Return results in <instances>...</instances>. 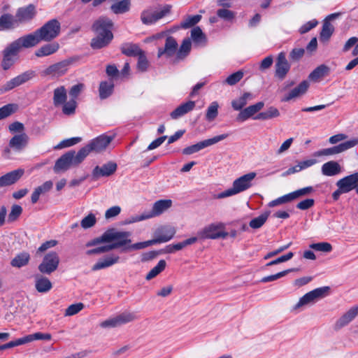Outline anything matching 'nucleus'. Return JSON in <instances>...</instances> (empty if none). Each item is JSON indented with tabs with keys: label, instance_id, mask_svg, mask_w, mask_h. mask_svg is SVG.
<instances>
[{
	"label": "nucleus",
	"instance_id": "f257e3e1",
	"mask_svg": "<svg viewBox=\"0 0 358 358\" xmlns=\"http://www.w3.org/2000/svg\"><path fill=\"white\" fill-rule=\"evenodd\" d=\"M131 233L129 231H120L113 228L109 229L102 234L101 236L87 242L85 246L90 248L102 243L108 244L88 250L85 253L87 255L91 256L106 253L122 247H127L128 248L131 243Z\"/></svg>",
	"mask_w": 358,
	"mask_h": 358
},
{
	"label": "nucleus",
	"instance_id": "f03ea898",
	"mask_svg": "<svg viewBox=\"0 0 358 358\" xmlns=\"http://www.w3.org/2000/svg\"><path fill=\"white\" fill-rule=\"evenodd\" d=\"M113 23L107 17H100L92 25V30L96 36L92 39L91 47L93 49H101L107 46L112 39L113 34L111 31Z\"/></svg>",
	"mask_w": 358,
	"mask_h": 358
},
{
	"label": "nucleus",
	"instance_id": "7ed1b4c3",
	"mask_svg": "<svg viewBox=\"0 0 358 358\" xmlns=\"http://www.w3.org/2000/svg\"><path fill=\"white\" fill-rule=\"evenodd\" d=\"M176 234V229L171 226H161L154 232L155 238L144 242H139L130 245L128 248L131 250H141L150 245L166 243L173 238Z\"/></svg>",
	"mask_w": 358,
	"mask_h": 358
},
{
	"label": "nucleus",
	"instance_id": "20e7f679",
	"mask_svg": "<svg viewBox=\"0 0 358 358\" xmlns=\"http://www.w3.org/2000/svg\"><path fill=\"white\" fill-rule=\"evenodd\" d=\"M257 174L255 172H250L238 178L233 182V185L231 188L219 193L215 195L214 198L221 199L236 195L252 187V182L255 178Z\"/></svg>",
	"mask_w": 358,
	"mask_h": 358
},
{
	"label": "nucleus",
	"instance_id": "39448f33",
	"mask_svg": "<svg viewBox=\"0 0 358 358\" xmlns=\"http://www.w3.org/2000/svg\"><path fill=\"white\" fill-rule=\"evenodd\" d=\"M172 206L171 199H160L153 203L150 210L145 211L139 215L130 216L127 220V224H132L143 220H148L162 215L164 212L170 208Z\"/></svg>",
	"mask_w": 358,
	"mask_h": 358
},
{
	"label": "nucleus",
	"instance_id": "423d86ee",
	"mask_svg": "<svg viewBox=\"0 0 358 358\" xmlns=\"http://www.w3.org/2000/svg\"><path fill=\"white\" fill-rule=\"evenodd\" d=\"M329 289V287H322L306 293L299 299V301L293 307V310H296L303 306L315 303L318 300L327 296Z\"/></svg>",
	"mask_w": 358,
	"mask_h": 358
},
{
	"label": "nucleus",
	"instance_id": "0eeeda50",
	"mask_svg": "<svg viewBox=\"0 0 358 358\" xmlns=\"http://www.w3.org/2000/svg\"><path fill=\"white\" fill-rule=\"evenodd\" d=\"M224 224L222 222L208 224L197 232V241L199 239H217L225 238L228 233L224 231Z\"/></svg>",
	"mask_w": 358,
	"mask_h": 358
},
{
	"label": "nucleus",
	"instance_id": "6e6552de",
	"mask_svg": "<svg viewBox=\"0 0 358 358\" xmlns=\"http://www.w3.org/2000/svg\"><path fill=\"white\" fill-rule=\"evenodd\" d=\"M60 30V22L56 19H52L36 29V31L41 41L49 42L59 36Z\"/></svg>",
	"mask_w": 358,
	"mask_h": 358
},
{
	"label": "nucleus",
	"instance_id": "1a4fd4ad",
	"mask_svg": "<svg viewBox=\"0 0 358 358\" xmlns=\"http://www.w3.org/2000/svg\"><path fill=\"white\" fill-rule=\"evenodd\" d=\"M59 261V255L56 252H50L44 256L38 269L41 273L50 275L57 269Z\"/></svg>",
	"mask_w": 358,
	"mask_h": 358
},
{
	"label": "nucleus",
	"instance_id": "9d476101",
	"mask_svg": "<svg viewBox=\"0 0 358 358\" xmlns=\"http://www.w3.org/2000/svg\"><path fill=\"white\" fill-rule=\"evenodd\" d=\"M36 73L34 71H27L17 76L12 78L6 82L0 87V93L3 94L6 92L10 91L16 87H18L35 77Z\"/></svg>",
	"mask_w": 358,
	"mask_h": 358
},
{
	"label": "nucleus",
	"instance_id": "9b49d317",
	"mask_svg": "<svg viewBox=\"0 0 358 358\" xmlns=\"http://www.w3.org/2000/svg\"><path fill=\"white\" fill-rule=\"evenodd\" d=\"M171 9V5H166L160 10H154L152 8L145 10L141 13V21L145 24H150L155 23L159 19L164 17L166 14L169 13Z\"/></svg>",
	"mask_w": 358,
	"mask_h": 358
},
{
	"label": "nucleus",
	"instance_id": "f8f14e48",
	"mask_svg": "<svg viewBox=\"0 0 358 358\" xmlns=\"http://www.w3.org/2000/svg\"><path fill=\"white\" fill-rule=\"evenodd\" d=\"M357 145H358V138H352L332 148L318 150L313 153V156L322 157L336 155L353 148Z\"/></svg>",
	"mask_w": 358,
	"mask_h": 358
},
{
	"label": "nucleus",
	"instance_id": "ddd939ff",
	"mask_svg": "<svg viewBox=\"0 0 358 358\" xmlns=\"http://www.w3.org/2000/svg\"><path fill=\"white\" fill-rule=\"evenodd\" d=\"M227 134H224L214 136L212 138H208L202 141H200L194 145L186 147L182 151L183 155H189L200 151L201 150L214 145L228 137Z\"/></svg>",
	"mask_w": 358,
	"mask_h": 358
},
{
	"label": "nucleus",
	"instance_id": "4468645a",
	"mask_svg": "<svg viewBox=\"0 0 358 358\" xmlns=\"http://www.w3.org/2000/svg\"><path fill=\"white\" fill-rule=\"evenodd\" d=\"M70 64L71 62L69 60H63L55 63L41 71V75L43 77H60L66 73Z\"/></svg>",
	"mask_w": 358,
	"mask_h": 358
},
{
	"label": "nucleus",
	"instance_id": "2eb2a0df",
	"mask_svg": "<svg viewBox=\"0 0 358 358\" xmlns=\"http://www.w3.org/2000/svg\"><path fill=\"white\" fill-rule=\"evenodd\" d=\"M41 41L36 30L31 34L20 37L17 40L12 42L13 46L16 48L18 51L22 48H29L36 46Z\"/></svg>",
	"mask_w": 358,
	"mask_h": 358
},
{
	"label": "nucleus",
	"instance_id": "dca6fc26",
	"mask_svg": "<svg viewBox=\"0 0 358 358\" xmlns=\"http://www.w3.org/2000/svg\"><path fill=\"white\" fill-rule=\"evenodd\" d=\"M28 141L29 137L25 133L15 135L9 141L8 147L5 148L4 155H8L10 149L17 152L22 150L28 144Z\"/></svg>",
	"mask_w": 358,
	"mask_h": 358
},
{
	"label": "nucleus",
	"instance_id": "f3484780",
	"mask_svg": "<svg viewBox=\"0 0 358 358\" xmlns=\"http://www.w3.org/2000/svg\"><path fill=\"white\" fill-rule=\"evenodd\" d=\"M358 315V305L351 307L343 314L335 322L334 329H341L349 324Z\"/></svg>",
	"mask_w": 358,
	"mask_h": 358
},
{
	"label": "nucleus",
	"instance_id": "a211bd4d",
	"mask_svg": "<svg viewBox=\"0 0 358 358\" xmlns=\"http://www.w3.org/2000/svg\"><path fill=\"white\" fill-rule=\"evenodd\" d=\"M358 183V172L348 176L336 182V185L340 188V191L348 193L355 189Z\"/></svg>",
	"mask_w": 358,
	"mask_h": 358
},
{
	"label": "nucleus",
	"instance_id": "6ab92c4d",
	"mask_svg": "<svg viewBox=\"0 0 358 358\" xmlns=\"http://www.w3.org/2000/svg\"><path fill=\"white\" fill-rule=\"evenodd\" d=\"M113 136L102 134L96 138L92 140L88 144L91 151L100 152L104 150L111 143Z\"/></svg>",
	"mask_w": 358,
	"mask_h": 358
},
{
	"label": "nucleus",
	"instance_id": "aec40b11",
	"mask_svg": "<svg viewBox=\"0 0 358 358\" xmlns=\"http://www.w3.org/2000/svg\"><path fill=\"white\" fill-rule=\"evenodd\" d=\"M289 69L290 65L286 59L285 54L280 52L275 63V76L282 80L285 78Z\"/></svg>",
	"mask_w": 358,
	"mask_h": 358
},
{
	"label": "nucleus",
	"instance_id": "412c9836",
	"mask_svg": "<svg viewBox=\"0 0 358 358\" xmlns=\"http://www.w3.org/2000/svg\"><path fill=\"white\" fill-rule=\"evenodd\" d=\"M24 170L17 169L0 177V187L10 186L16 183L24 175Z\"/></svg>",
	"mask_w": 358,
	"mask_h": 358
},
{
	"label": "nucleus",
	"instance_id": "4be33fe9",
	"mask_svg": "<svg viewBox=\"0 0 358 358\" xmlns=\"http://www.w3.org/2000/svg\"><path fill=\"white\" fill-rule=\"evenodd\" d=\"M117 167V164L113 162H109L101 166H96L93 169L92 176L96 179L110 176L115 172Z\"/></svg>",
	"mask_w": 358,
	"mask_h": 358
},
{
	"label": "nucleus",
	"instance_id": "5701e85b",
	"mask_svg": "<svg viewBox=\"0 0 358 358\" xmlns=\"http://www.w3.org/2000/svg\"><path fill=\"white\" fill-rule=\"evenodd\" d=\"M36 15L35 6L30 4L26 7L20 8L17 9L15 18L18 25L23 22L31 20Z\"/></svg>",
	"mask_w": 358,
	"mask_h": 358
},
{
	"label": "nucleus",
	"instance_id": "b1692460",
	"mask_svg": "<svg viewBox=\"0 0 358 358\" xmlns=\"http://www.w3.org/2000/svg\"><path fill=\"white\" fill-rule=\"evenodd\" d=\"M18 52V50L13 46L12 43L4 50L1 63L2 68L4 70H8L13 65Z\"/></svg>",
	"mask_w": 358,
	"mask_h": 358
},
{
	"label": "nucleus",
	"instance_id": "393cba45",
	"mask_svg": "<svg viewBox=\"0 0 358 358\" xmlns=\"http://www.w3.org/2000/svg\"><path fill=\"white\" fill-rule=\"evenodd\" d=\"M120 260V257L117 255L112 254L106 255L100 258L92 267V271H96L112 266L117 264Z\"/></svg>",
	"mask_w": 358,
	"mask_h": 358
},
{
	"label": "nucleus",
	"instance_id": "a878e982",
	"mask_svg": "<svg viewBox=\"0 0 358 358\" xmlns=\"http://www.w3.org/2000/svg\"><path fill=\"white\" fill-rule=\"evenodd\" d=\"M264 106V102L259 101L254 105H251L242 110L238 114L236 120L239 122H244L260 111Z\"/></svg>",
	"mask_w": 358,
	"mask_h": 358
},
{
	"label": "nucleus",
	"instance_id": "bb28decb",
	"mask_svg": "<svg viewBox=\"0 0 358 358\" xmlns=\"http://www.w3.org/2000/svg\"><path fill=\"white\" fill-rule=\"evenodd\" d=\"M178 46V43L173 37H166L164 48H159L158 50V57H161L164 55L168 57L173 56L176 53Z\"/></svg>",
	"mask_w": 358,
	"mask_h": 358
},
{
	"label": "nucleus",
	"instance_id": "cd10ccee",
	"mask_svg": "<svg viewBox=\"0 0 358 358\" xmlns=\"http://www.w3.org/2000/svg\"><path fill=\"white\" fill-rule=\"evenodd\" d=\"M19 25L15 16L10 13H3L0 16V31L12 30Z\"/></svg>",
	"mask_w": 358,
	"mask_h": 358
},
{
	"label": "nucleus",
	"instance_id": "c85d7f7f",
	"mask_svg": "<svg viewBox=\"0 0 358 358\" xmlns=\"http://www.w3.org/2000/svg\"><path fill=\"white\" fill-rule=\"evenodd\" d=\"M309 87V83L307 80L302 81L297 87H294L287 94L284 96L281 101H289L290 100L299 97L308 90Z\"/></svg>",
	"mask_w": 358,
	"mask_h": 358
},
{
	"label": "nucleus",
	"instance_id": "c756f323",
	"mask_svg": "<svg viewBox=\"0 0 358 358\" xmlns=\"http://www.w3.org/2000/svg\"><path fill=\"white\" fill-rule=\"evenodd\" d=\"M71 166L74 165L73 164L72 156L69 154V152H68L56 161L53 170L55 173H59L68 170Z\"/></svg>",
	"mask_w": 358,
	"mask_h": 358
},
{
	"label": "nucleus",
	"instance_id": "7c9ffc66",
	"mask_svg": "<svg viewBox=\"0 0 358 358\" xmlns=\"http://www.w3.org/2000/svg\"><path fill=\"white\" fill-rule=\"evenodd\" d=\"M197 241V238L192 237L188 239L185 240L182 242H180L175 244H170L166 245L164 249L160 250L162 253H173L176 251L180 250L183 249L185 247L192 245Z\"/></svg>",
	"mask_w": 358,
	"mask_h": 358
},
{
	"label": "nucleus",
	"instance_id": "2f4dec72",
	"mask_svg": "<svg viewBox=\"0 0 358 358\" xmlns=\"http://www.w3.org/2000/svg\"><path fill=\"white\" fill-rule=\"evenodd\" d=\"M194 107L195 102L193 101H189L177 107L171 113L170 116L172 119L176 120L192 110Z\"/></svg>",
	"mask_w": 358,
	"mask_h": 358
},
{
	"label": "nucleus",
	"instance_id": "473e14b6",
	"mask_svg": "<svg viewBox=\"0 0 358 358\" xmlns=\"http://www.w3.org/2000/svg\"><path fill=\"white\" fill-rule=\"evenodd\" d=\"M52 287L50 280L43 275L35 276V288L40 293H46Z\"/></svg>",
	"mask_w": 358,
	"mask_h": 358
},
{
	"label": "nucleus",
	"instance_id": "72a5a7b5",
	"mask_svg": "<svg viewBox=\"0 0 358 358\" xmlns=\"http://www.w3.org/2000/svg\"><path fill=\"white\" fill-rule=\"evenodd\" d=\"M52 186L53 182L50 180H48L35 188L31 196V203H36L38 201L40 196L49 192L52 188Z\"/></svg>",
	"mask_w": 358,
	"mask_h": 358
},
{
	"label": "nucleus",
	"instance_id": "f704fd0d",
	"mask_svg": "<svg viewBox=\"0 0 358 358\" xmlns=\"http://www.w3.org/2000/svg\"><path fill=\"white\" fill-rule=\"evenodd\" d=\"M341 171L339 164L335 161H329L324 163L322 166V173L327 176H334Z\"/></svg>",
	"mask_w": 358,
	"mask_h": 358
},
{
	"label": "nucleus",
	"instance_id": "c9c22d12",
	"mask_svg": "<svg viewBox=\"0 0 358 358\" xmlns=\"http://www.w3.org/2000/svg\"><path fill=\"white\" fill-rule=\"evenodd\" d=\"M114 83L112 79L109 81H102L99 84V93L101 99L109 97L113 92Z\"/></svg>",
	"mask_w": 358,
	"mask_h": 358
},
{
	"label": "nucleus",
	"instance_id": "e433bc0d",
	"mask_svg": "<svg viewBox=\"0 0 358 358\" xmlns=\"http://www.w3.org/2000/svg\"><path fill=\"white\" fill-rule=\"evenodd\" d=\"M59 48L57 43H48L38 49L35 55L36 57H45L56 52Z\"/></svg>",
	"mask_w": 358,
	"mask_h": 358
},
{
	"label": "nucleus",
	"instance_id": "4c0bfd02",
	"mask_svg": "<svg viewBox=\"0 0 358 358\" xmlns=\"http://www.w3.org/2000/svg\"><path fill=\"white\" fill-rule=\"evenodd\" d=\"M317 163V160L315 159H307L302 162H299L296 165L289 168L284 175H290L301 171L305 169H307Z\"/></svg>",
	"mask_w": 358,
	"mask_h": 358
},
{
	"label": "nucleus",
	"instance_id": "58836bf2",
	"mask_svg": "<svg viewBox=\"0 0 358 358\" xmlns=\"http://www.w3.org/2000/svg\"><path fill=\"white\" fill-rule=\"evenodd\" d=\"M122 54L128 57H136L143 52L138 45L134 43H124L120 48Z\"/></svg>",
	"mask_w": 358,
	"mask_h": 358
},
{
	"label": "nucleus",
	"instance_id": "ea45409f",
	"mask_svg": "<svg viewBox=\"0 0 358 358\" xmlns=\"http://www.w3.org/2000/svg\"><path fill=\"white\" fill-rule=\"evenodd\" d=\"M254 96L251 93L245 92L241 96L231 101V106L235 110H242L248 101L252 100Z\"/></svg>",
	"mask_w": 358,
	"mask_h": 358
},
{
	"label": "nucleus",
	"instance_id": "a19ab883",
	"mask_svg": "<svg viewBox=\"0 0 358 358\" xmlns=\"http://www.w3.org/2000/svg\"><path fill=\"white\" fill-rule=\"evenodd\" d=\"M90 152L92 151L88 145L82 148L76 154L74 151H69V154L72 156L73 165L77 166L80 164Z\"/></svg>",
	"mask_w": 358,
	"mask_h": 358
},
{
	"label": "nucleus",
	"instance_id": "79ce46f5",
	"mask_svg": "<svg viewBox=\"0 0 358 358\" xmlns=\"http://www.w3.org/2000/svg\"><path fill=\"white\" fill-rule=\"evenodd\" d=\"M67 98L66 90L64 86H60L54 90L53 103L55 106L64 104Z\"/></svg>",
	"mask_w": 358,
	"mask_h": 358
},
{
	"label": "nucleus",
	"instance_id": "37998d69",
	"mask_svg": "<svg viewBox=\"0 0 358 358\" xmlns=\"http://www.w3.org/2000/svg\"><path fill=\"white\" fill-rule=\"evenodd\" d=\"M30 259V255L27 252L17 254L10 262L13 267L21 268L28 264Z\"/></svg>",
	"mask_w": 358,
	"mask_h": 358
},
{
	"label": "nucleus",
	"instance_id": "c03bdc74",
	"mask_svg": "<svg viewBox=\"0 0 358 358\" xmlns=\"http://www.w3.org/2000/svg\"><path fill=\"white\" fill-rule=\"evenodd\" d=\"M131 6V0H122L110 6V10L115 14H122L128 12Z\"/></svg>",
	"mask_w": 358,
	"mask_h": 358
},
{
	"label": "nucleus",
	"instance_id": "a18cd8bd",
	"mask_svg": "<svg viewBox=\"0 0 358 358\" xmlns=\"http://www.w3.org/2000/svg\"><path fill=\"white\" fill-rule=\"evenodd\" d=\"M280 116V112L278 108L271 106L266 110L259 113L254 117L255 120H266Z\"/></svg>",
	"mask_w": 358,
	"mask_h": 358
},
{
	"label": "nucleus",
	"instance_id": "49530a36",
	"mask_svg": "<svg viewBox=\"0 0 358 358\" xmlns=\"http://www.w3.org/2000/svg\"><path fill=\"white\" fill-rule=\"evenodd\" d=\"M329 67L322 64L317 66L314 71H313L308 78L312 80H317L318 79L324 77L329 73Z\"/></svg>",
	"mask_w": 358,
	"mask_h": 358
},
{
	"label": "nucleus",
	"instance_id": "de8ad7c7",
	"mask_svg": "<svg viewBox=\"0 0 358 358\" xmlns=\"http://www.w3.org/2000/svg\"><path fill=\"white\" fill-rule=\"evenodd\" d=\"M166 266V263L165 260L162 259L160 260L157 265L155 266L153 268H152L149 273L146 275L145 279L147 280H150L152 278H155L157 275H158L161 272H162Z\"/></svg>",
	"mask_w": 358,
	"mask_h": 358
},
{
	"label": "nucleus",
	"instance_id": "09e8293b",
	"mask_svg": "<svg viewBox=\"0 0 358 358\" xmlns=\"http://www.w3.org/2000/svg\"><path fill=\"white\" fill-rule=\"evenodd\" d=\"M334 26L327 20H324L322 29L320 32V39L323 41L329 40L334 33Z\"/></svg>",
	"mask_w": 358,
	"mask_h": 358
},
{
	"label": "nucleus",
	"instance_id": "8fccbe9b",
	"mask_svg": "<svg viewBox=\"0 0 358 358\" xmlns=\"http://www.w3.org/2000/svg\"><path fill=\"white\" fill-rule=\"evenodd\" d=\"M191 42L189 39H185L177 52L176 59H183L189 52L191 50Z\"/></svg>",
	"mask_w": 358,
	"mask_h": 358
},
{
	"label": "nucleus",
	"instance_id": "3c124183",
	"mask_svg": "<svg viewBox=\"0 0 358 358\" xmlns=\"http://www.w3.org/2000/svg\"><path fill=\"white\" fill-rule=\"evenodd\" d=\"M25 341V344L27 343L32 342L35 340H45L50 341L52 338V336L48 333H41L36 332L33 334H29L24 337Z\"/></svg>",
	"mask_w": 358,
	"mask_h": 358
},
{
	"label": "nucleus",
	"instance_id": "603ef678",
	"mask_svg": "<svg viewBox=\"0 0 358 358\" xmlns=\"http://www.w3.org/2000/svg\"><path fill=\"white\" fill-rule=\"evenodd\" d=\"M268 217V213H265L250 220L249 226L255 229L262 227Z\"/></svg>",
	"mask_w": 358,
	"mask_h": 358
},
{
	"label": "nucleus",
	"instance_id": "864d4df0",
	"mask_svg": "<svg viewBox=\"0 0 358 358\" xmlns=\"http://www.w3.org/2000/svg\"><path fill=\"white\" fill-rule=\"evenodd\" d=\"M299 271L298 268H289V269H287V270H285V271H282L281 272H279L276 274H273V275H268V276H266V277H264L262 280H261V282H271V281H274V280H276L282 277H284L287 274L291 273V272H294V271Z\"/></svg>",
	"mask_w": 358,
	"mask_h": 358
},
{
	"label": "nucleus",
	"instance_id": "5fc2aeb1",
	"mask_svg": "<svg viewBox=\"0 0 358 358\" xmlns=\"http://www.w3.org/2000/svg\"><path fill=\"white\" fill-rule=\"evenodd\" d=\"M116 317L119 326L132 322L137 318L134 313L129 312H124L120 315H116Z\"/></svg>",
	"mask_w": 358,
	"mask_h": 358
},
{
	"label": "nucleus",
	"instance_id": "6e6d98bb",
	"mask_svg": "<svg viewBox=\"0 0 358 358\" xmlns=\"http://www.w3.org/2000/svg\"><path fill=\"white\" fill-rule=\"evenodd\" d=\"M201 19V15L188 16L180 23V27L183 29H188L196 24Z\"/></svg>",
	"mask_w": 358,
	"mask_h": 358
},
{
	"label": "nucleus",
	"instance_id": "4d7b16f0",
	"mask_svg": "<svg viewBox=\"0 0 358 358\" xmlns=\"http://www.w3.org/2000/svg\"><path fill=\"white\" fill-rule=\"evenodd\" d=\"M17 109V106L13 103H9L0 108V120L10 116L15 113Z\"/></svg>",
	"mask_w": 358,
	"mask_h": 358
},
{
	"label": "nucleus",
	"instance_id": "13d9d810",
	"mask_svg": "<svg viewBox=\"0 0 358 358\" xmlns=\"http://www.w3.org/2000/svg\"><path fill=\"white\" fill-rule=\"evenodd\" d=\"M218 103L216 101H213L210 103L206 114V118L208 121H212L216 118L218 115Z\"/></svg>",
	"mask_w": 358,
	"mask_h": 358
},
{
	"label": "nucleus",
	"instance_id": "bf43d9fd",
	"mask_svg": "<svg viewBox=\"0 0 358 358\" xmlns=\"http://www.w3.org/2000/svg\"><path fill=\"white\" fill-rule=\"evenodd\" d=\"M22 213V208L17 204H14L11 207L10 212L8 216V222H13L17 220Z\"/></svg>",
	"mask_w": 358,
	"mask_h": 358
},
{
	"label": "nucleus",
	"instance_id": "052dcab7",
	"mask_svg": "<svg viewBox=\"0 0 358 358\" xmlns=\"http://www.w3.org/2000/svg\"><path fill=\"white\" fill-rule=\"evenodd\" d=\"M217 15L224 20L231 21L234 19L236 13L230 10L222 8L217 10Z\"/></svg>",
	"mask_w": 358,
	"mask_h": 358
},
{
	"label": "nucleus",
	"instance_id": "680f3d73",
	"mask_svg": "<svg viewBox=\"0 0 358 358\" xmlns=\"http://www.w3.org/2000/svg\"><path fill=\"white\" fill-rule=\"evenodd\" d=\"M310 248L316 250L324 252H330L332 250V246L327 242H320L310 245Z\"/></svg>",
	"mask_w": 358,
	"mask_h": 358
},
{
	"label": "nucleus",
	"instance_id": "e2e57ef3",
	"mask_svg": "<svg viewBox=\"0 0 358 358\" xmlns=\"http://www.w3.org/2000/svg\"><path fill=\"white\" fill-rule=\"evenodd\" d=\"M96 219L92 213L88 214L80 222V225L83 229H89L95 225Z\"/></svg>",
	"mask_w": 358,
	"mask_h": 358
},
{
	"label": "nucleus",
	"instance_id": "0e129e2a",
	"mask_svg": "<svg viewBox=\"0 0 358 358\" xmlns=\"http://www.w3.org/2000/svg\"><path fill=\"white\" fill-rule=\"evenodd\" d=\"M62 105V112L65 115H70L75 113L77 103L76 100L71 99L68 102H65Z\"/></svg>",
	"mask_w": 358,
	"mask_h": 358
},
{
	"label": "nucleus",
	"instance_id": "69168bd1",
	"mask_svg": "<svg viewBox=\"0 0 358 358\" xmlns=\"http://www.w3.org/2000/svg\"><path fill=\"white\" fill-rule=\"evenodd\" d=\"M84 304L83 303H77L70 305L65 310V316H72L78 313L80 310L84 308Z\"/></svg>",
	"mask_w": 358,
	"mask_h": 358
},
{
	"label": "nucleus",
	"instance_id": "338daca9",
	"mask_svg": "<svg viewBox=\"0 0 358 358\" xmlns=\"http://www.w3.org/2000/svg\"><path fill=\"white\" fill-rule=\"evenodd\" d=\"M243 77V72L242 71H238L227 78L225 83L229 85H236L238 83Z\"/></svg>",
	"mask_w": 358,
	"mask_h": 358
},
{
	"label": "nucleus",
	"instance_id": "774afa93",
	"mask_svg": "<svg viewBox=\"0 0 358 358\" xmlns=\"http://www.w3.org/2000/svg\"><path fill=\"white\" fill-rule=\"evenodd\" d=\"M313 192V188L312 187H306L299 189H297L294 192H291V196L292 200H295L301 196L308 195Z\"/></svg>",
	"mask_w": 358,
	"mask_h": 358
}]
</instances>
